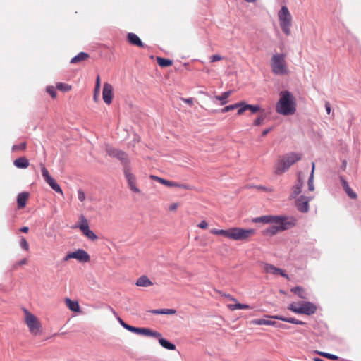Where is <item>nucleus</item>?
<instances>
[{
    "label": "nucleus",
    "mask_w": 361,
    "mask_h": 361,
    "mask_svg": "<svg viewBox=\"0 0 361 361\" xmlns=\"http://www.w3.org/2000/svg\"><path fill=\"white\" fill-rule=\"evenodd\" d=\"M27 144L26 142H23L18 145H13L12 146V151L13 152H17V151H24L26 149Z\"/></svg>",
    "instance_id": "79ce46f5"
},
{
    "label": "nucleus",
    "mask_w": 361,
    "mask_h": 361,
    "mask_svg": "<svg viewBox=\"0 0 361 361\" xmlns=\"http://www.w3.org/2000/svg\"><path fill=\"white\" fill-rule=\"evenodd\" d=\"M272 72L276 75H286L288 69L286 63V54L283 53L275 54L271 59Z\"/></svg>",
    "instance_id": "20e7f679"
},
{
    "label": "nucleus",
    "mask_w": 361,
    "mask_h": 361,
    "mask_svg": "<svg viewBox=\"0 0 361 361\" xmlns=\"http://www.w3.org/2000/svg\"><path fill=\"white\" fill-rule=\"evenodd\" d=\"M153 314H174L176 311L174 309H155L149 311Z\"/></svg>",
    "instance_id": "cd10ccee"
},
{
    "label": "nucleus",
    "mask_w": 361,
    "mask_h": 361,
    "mask_svg": "<svg viewBox=\"0 0 361 361\" xmlns=\"http://www.w3.org/2000/svg\"><path fill=\"white\" fill-rule=\"evenodd\" d=\"M123 173L125 175V177H126L127 183H128V185L129 188L130 189V190H132L133 192H134L135 193L140 192V190L136 186V184H135L136 178H135V175H133L131 173L130 167H129L128 169L126 168L123 170Z\"/></svg>",
    "instance_id": "9b49d317"
},
{
    "label": "nucleus",
    "mask_w": 361,
    "mask_h": 361,
    "mask_svg": "<svg viewBox=\"0 0 361 361\" xmlns=\"http://www.w3.org/2000/svg\"><path fill=\"white\" fill-rule=\"evenodd\" d=\"M71 259V255L68 252L66 256L63 258V262H67Z\"/></svg>",
    "instance_id": "680f3d73"
},
{
    "label": "nucleus",
    "mask_w": 361,
    "mask_h": 361,
    "mask_svg": "<svg viewBox=\"0 0 361 361\" xmlns=\"http://www.w3.org/2000/svg\"><path fill=\"white\" fill-rule=\"evenodd\" d=\"M314 169H315V164H314V162H312V171H311V173H314Z\"/></svg>",
    "instance_id": "338daca9"
},
{
    "label": "nucleus",
    "mask_w": 361,
    "mask_h": 361,
    "mask_svg": "<svg viewBox=\"0 0 361 361\" xmlns=\"http://www.w3.org/2000/svg\"><path fill=\"white\" fill-rule=\"evenodd\" d=\"M280 27L283 32L289 36L291 33L292 16L286 6H282L278 13Z\"/></svg>",
    "instance_id": "39448f33"
},
{
    "label": "nucleus",
    "mask_w": 361,
    "mask_h": 361,
    "mask_svg": "<svg viewBox=\"0 0 361 361\" xmlns=\"http://www.w3.org/2000/svg\"><path fill=\"white\" fill-rule=\"evenodd\" d=\"M177 207H178V204L176 203L172 204L170 205L169 209L171 211L175 210V209H176Z\"/></svg>",
    "instance_id": "e2e57ef3"
},
{
    "label": "nucleus",
    "mask_w": 361,
    "mask_h": 361,
    "mask_svg": "<svg viewBox=\"0 0 361 361\" xmlns=\"http://www.w3.org/2000/svg\"><path fill=\"white\" fill-rule=\"evenodd\" d=\"M83 234L91 240H95L97 239V235L90 229H88Z\"/></svg>",
    "instance_id": "a18cd8bd"
},
{
    "label": "nucleus",
    "mask_w": 361,
    "mask_h": 361,
    "mask_svg": "<svg viewBox=\"0 0 361 361\" xmlns=\"http://www.w3.org/2000/svg\"><path fill=\"white\" fill-rule=\"evenodd\" d=\"M265 118V116L264 114H261L259 116L255 121H254V125L255 126H259L262 124L263 121Z\"/></svg>",
    "instance_id": "8fccbe9b"
},
{
    "label": "nucleus",
    "mask_w": 361,
    "mask_h": 361,
    "mask_svg": "<svg viewBox=\"0 0 361 361\" xmlns=\"http://www.w3.org/2000/svg\"><path fill=\"white\" fill-rule=\"evenodd\" d=\"M264 269L265 271L268 274H271L273 275H280L283 277L288 278V274L285 272L284 270L280 268H277L273 264L264 263Z\"/></svg>",
    "instance_id": "2eb2a0df"
},
{
    "label": "nucleus",
    "mask_w": 361,
    "mask_h": 361,
    "mask_svg": "<svg viewBox=\"0 0 361 361\" xmlns=\"http://www.w3.org/2000/svg\"><path fill=\"white\" fill-rule=\"evenodd\" d=\"M27 262V260L26 258L22 259L21 260L18 261L15 265L14 268H17L18 266H22L24 264H26Z\"/></svg>",
    "instance_id": "5fc2aeb1"
},
{
    "label": "nucleus",
    "mask_w": 361,
    "mask_h": 361,
    "mask_svg": "<svg viewBox=\"0 0 361 361\" xmlns=\"http://www.w3.org/2000/svg\"><path fill=\"white\" fill-rule=\"evenodd\" d=\"M79 228L82 232V233H85L88 229H90L89 224L87 223V220L84 217V216H80V222L79 224Z\"/></svg>",
    "instance_id": "c9c22d12"
},
{
    "label": "nucleus",
    "mask_w": 361,
    "mask_h": 361,
    "mask_svg": "<svg viewBox=\"0 0 361 361\" xmlns=\"http://www.w3.org/2000/svg\"><path fill=\"white\" fill-rule=\"evenodd\" d=\"M278 223H274L272 226L266 228L263 231L264 235L273 236L279 231H284L293 227L296 224V219L291 216H285L281 220L277 221Z\"/></svg>",
    "instance_id": "7ed1b4c3"
},
{
    "label": "nucleus",
    "mask_w": 361,
    "mask_h": 361,
    "mask_svg": "<svg viewBox=\"0 0 361 361\" xmlns=\"http://www.w3.org/2000/svg\"><path fill=\"white\" fill-rule=\"evenodd\" d=\"M256 231L253 228H242L239 227L231 228L230 239L234 240H245L251 235L255 234Z\"/></svg>",
    "instance_id": "0eeeda50"
},
{
    "label": "nucleus",
    "mask_w": 361,
    "mask_h": 361,
    "mask_svg": "<svg viewBox=\"0 0 361 361\" xmlns=\"http://www.w3.org/2000/svg\"><path fill=\"white\" fill-rule=\"evenodd\" d=\"M221 59H222V56L219 54H214V55H212V56H210V62L211 63H214V62L220 61Z\"/></svg>",
    "instance_id": "3c124183"
},
{
    "label": "nucleus",
    "mask_w": 361,
    "mask_h": 361,
    "mask_svg": "<svg viewBox=\"0 0 361 361\" xmlns=\"http://www.w3.org/2000/svg\"><path fill=\"white\" fill-rule=\"evenodd\" d=\"M127 40L129 44L137 46L140 48H146L147 46L145 44L141 39L135 33L129 32L127 35Z\"/></svg>",
    "instance_id": "dca6fc26"
},
{
    "label": "nucleus",
    "mask_w": 361,
    "mask_h": 361,
    "mask_svg": "<svg viewBox=\"0 0 361 361\" xmlns=\"http://www.w3.org/2000/svg\"><path fill=\"white\" fill-rule=\"evenodd\" d=\"M46 91L51 96V97L55 98L56 97V91L53 86H47Z\"/></svg>",
    "instance_id": "09e8293b"
},
{
    "label": "nucleus",
    "mask_w": 361,
    "mask_h": 361,
    "mask_svg": "<svg viewBox=\"0 0 361 361\" xmlns=\"http://www.w3.org/2000/svg\"><path fill=\"white\" fill-rule=\"evenodd\" d=\"M231 91L223 92L221 95L215 96V99L221 102V105H224L228 102V98L231 95Z\"/></svg>",
    "instance_id": "2f4dec72"
},
{
    "label": "nucleus",
    "mask_w": 361,
    "mask_h": 361,
    "mask_svg": "<svg viewBox=\"0 0 361 361\" xmlns=\"http://www.w3.org/2000/svg\"><path fill=\"white\" fill-rule=\"evenodd\" d=\"M78 200L80 201V202H83L85 199V192L82 190H78Z\"/></svg>",
    "instance_id": "864d4df0"
},
{
    "label": "nucleus",
    "mask_w": 361,
    "mask_h": 361,
    "mask_svg": "<svg viewBox=\"0 0 361 361\" xmlns=\"http://www.w3.org/2000/svg\"><path fill=\"white\" fill-rule=\"evenodd\" d=\"M313 360H314V361H324V360H322V358H320V357H317L313 358Z\"/></svg>",
    "instance_id": "774afa93"
},
{
    "label": "nucleus",
    "mask_w": 361,
    "mask_h": 361,
    "mask_svg": "<svg viewBox=\"0 0 361 361\" xmlns=\"http://www.w3.org/2000/svg\"><path fill=\"white\" fill-rule=\"evenodd\" d=\"M151 178L157 180L159 183L169 187H176L184 190H191L192 188V186H191L190 185L185 183H179L175 181L166 180L155 176H151Z\"/></svg>",
    "instance_id": "9d476101"
},
{
    "label": "nucleus",
    "mask_w": 361,
    "mask_h": 361,
    "mask_svg": "<svg viewBox=\"0 0 361 361\" xmlns=\"http://www.w3.org/2000/svg\"><path fill=\"white\" fill-rule=\"evenodd\" d=\"M115 158L118 159L121 161V164L123 166V170L126 168L128 169L130 167L128 156L124 151L120 150Z\"/></svg>",
    "instance_id": "412c9836"
},
{
    "label": "nucleus",
    "mask_w": 361,
    "mask_h": 361,
    "mask_svg": "<svg viewBox=\"0 0 361 361\" xmlns=\"http://www.w3.org/2000/svg\"><path fill=\"white\" fill-rule=\"evenodd\" d=\"M66 302L71 310L74 312L79 310L80 306L77 301H73L70 298H67L66 299Z\"/></svg>",
    "instance_id": "72a5a7b5"
},
{
    "label": "nucleus",
    "mask_w": 361,
    "mask_h": 361,
    "mask_svg": "<svg viewBox=\"0 0 361 361\" xmlns=\"http://www.w3.org/2000/svg\"><path fill=\"white\" fill-rule=\"evenodd\" d=\"M240 106H241V102H238V103L233 104H231L228 106H226L225 107H224L223 109H221L220 110V112L221 113H226L229 111L234 110L235 109H240Z\"/></svg>",
    "instance_id": "e433bc0d"
},
{
    "label": "nucleus",
    "mask_w": 361,
    "mask_h": 361,
    "mask_svg": "<svg viewBox=\"0 0 361 361\" xmlns=\"http://www.w3.org/2000/svg\"><path fill=\"white\" fill-rule=\"evenodd\" d=\"M288 310L296 314L310 316L316 312L317 306L311 302L305 301L300 304V307H296L293 303H291L288 306Z\"/></svg>",
    "instance_id": "423d86ee"
},
{
    "label": "nucleus",
    "mask_w": 361,
    "mask_h": 361,
    "mask_svg": "<svg viewBox=\"0 0 361 361\" xmlns=\"http://www.w3.org/2000/svg\"><path fill=\"white\" fill-rule=\"evenodd\" d=\"M302 154L300 153L290 152L281 159H279L274 167V173L276 175H281L289 169L290 166L300 161Z\"/></svg>",
    "instance_id": "f03ea898"
},
{
    "label": "nucleus",
    "mask_w": 361,
    "mask_h": 361,
    "mask_svg": "<svg viewBox=\"0 0 361 361\" xmlns=\"http://www.w3.org/2000/svg\"><path fill=\"white\" fill-rule=\"evenodd\" d=\"M228 308L231 310H249L251 307L248 305L236 302L235 304H229Z\"/></svg>",
    "instance_id": "473e14b6"
},
{
    "label": "nucleus",
    "mask_w": 361,
    "mask_h": 361,
    "mask_svg": "<svg viewBox=\"0 0 361 361\" xmlns=\"http://www.w3.org/2000/svg\"><path fill=\"white\" fill-rule=\"evenodd\" d=\"M269 317L275 319L281 320L283 322H286L288 323L294 324H298V325L306 324L305 322H304L301 320L297 319L295 318H293V317H284L282 315H274V316Z\"/></svg>",
    "instance_id": "4be33fe9"
},
{
    "label": "nucleus",
    "mask_w": 361,
    "mask_h": 361,
    "mask_svg": "<svg viewBox=\"0 0 361 361\" xmlns=\"http://www.w3.org/2000/svg\"><path fill=\"white\" fill-rule=\"evenodd\" d=\"M280 98L276 104L277 113L283 115H293L296 111V102L294 96L288 90L281 91Z\"/></svg>",
    "instance_id": "f257e3e1"
},
{
    "label": "nucleus",
    "mask_w": 361,
    "mask_h": 361,
    "mask_svg": "<svg viewBox=\"0 0 361 361\" xmlns=\"http://www.w3.org/2000/svg\"><path fill=\"white\" fill-rule=\"evenodd\" d=\"M89 54L86 52H80L76 56L73 57L70 61L71 63H77L78 62L86 60L89 58Z\"/></svg>",
    "instance_id": "bb28decb"
},
{
    "label": "nucleus",
    "mask_w": 361,
    "mask_h": 361,
    "mask_svg": "<svg viewBox=\"0 0 361 361\" xmlns=\"http://www.w3.org/2000/svg\"><path fill=\"white\" fill-rule=\"evenodd\" d=\"M25 322L32 333H37L39 331L41 327L40 322L38 319L32 313L25 310Z\"/></svg>",
    "instance_id": "6e6552de"
},
{
    "label": "nucleus",
    "mask_w": 361,
    "mask_h": 361,
    "mask_svg": "<svg viewBox=\"0 0 361 361\" xmlns=\"http://www.w3.org/2000/svg\"><path fill=\"white\" fill-rule=\"evenodd\" d=\"M13 165L16 168L25 169L29 166L30 162L25 157H20L14 160Z\"/></svg>",
    "instance_id": "5701e85b"
},
{
    "label": "nucleus",
    "mask_w": 361,
    "mask_h": 361,
    "mask_svg": "<svg viewBox=\"0 0 361 361\" xmlns=\"http://www.w3.org/2000/svg\"><path fill=\"white\" fill-rule=\"evenodd\" d=\"M28 196L29 193L26 192H23L18 194L17 197V204L19 209H22L25 207Z\"/></svg>",
    "instance_id": "b1692460"
},
{
    "label": "nucleus",
    "mask_w": 361,
    "mask_h": 361,
    "mask_svg": "<svg viewBox=\"0 0 361 361\" xmlns=\"http://www.w3.org/2000/svg\"><path fill=\"white\" fill-rule=\"evenodd\" d=\"M303 184H304L303 180H302L300 174L299 173L298 175L297 183L295 185H296L297 186H300V188H302Z\"/></svg>",
    "instance_id": "603ef678"
},
{
    "label": "nucleus",
    "mask_w": 361,
    "mask_h": 361,
    "mask_svg": "<svg viewBox=\"0 0 361 361\" xmlns=\"http://www.w3.org/2000/svg\"><path fill=\"white\" fill-rule=\"evenodd\" d=\"M49 186L51 188L52 190H54L55 192L63 194L62 189L61 188L60 185L56 182V180L54 178H51L50 180L47 182Z\"/></svg>",
    "instance_id": "f704fd0d"
},
{
    "label": "nucleus",
    "mask_w": 361,
    "mask_h": 361,
    "mask_svg": "<svg viewBox=\"0 0 361 361\" xmlns=\"http://www.w3.org/2000/svg\"><path fill=\"white\" fill-rule=\"evenodd\" d=\"M210 233L214 235H223L230 239L231 228L228 229H216L213 228L210 231Z\"/></svg>",
    "instance_id": "c85d7f7f"
},
{
    "label": "nucleus",
    "mask_w": 361,
    "mask_h": 361,
    "mask_svg": "<svg viewBox=\"0 0 361 361\" xmlns=\"http://www.w3.org/2000/svg\"><path fill=\"white\" fill-rule=\"evenodd\" d=\"M346 165H347V162H346V161H345V160H343V163H342V169H345V167H346Z\"/></svg>",
    "instance_id": "69168bd1"
},
{
    "label": "nucleus",
    "mask_w": 361,
    "mask_h": 361,
    "mask_svg": "<svg viewBox=\"0 0 361 361\" xmlns=\"http://www.w3.org/2000/svg\"><path fill=\"white\" fill-rule=\"evenodd\" d=\"M272 130V127L268 128L267 129H264L262 133V136L264 137L266 136L271 130Z\"/></svg>",
    "instance_id": "bf43d9fd"
},
{
    "label": "nucleus",
    "mask_w": 361,
    "mask_h": 361,
    "mask_svg": "<svg viewBox=\"0 0 361 361\" xmlns=\"http://www.w3.org/2000/svg\"><path fill=\"white\" fill-rule=\"evenodd\" d=\"M136 334L143 335L146 336H152L154 338H159L161 336V334L158 331H152L148 328L137 327Z\"/></svg>",
    "instance_id": "6ab92c4d"
},
{
    "label": "nucleus",
    "mask_w": 361,
    "mask_h": 361,
    "mask_svg": "<svg viewBox=\"0 0 361 361\" xmlns=\"http://www.w3.org/2000/svg\"><path fill=\"white\" fill-rule=\"evenodd\" d=\"M113 97L114 94L112 85L108 82H105L103 85L102 90V98L104 102L108 105L111 104L112 102Z\"/></svg>",
    "instance_id": "ddd939ff"
},
{
    "label": "nucleus",
    "mask_w": 361,
    "mask_h": 361,
    "mask_svg": "<svg viewBox=\"0 0 361 361\" xmlns=\"http://www.w3.org/2000/svg\"><path fill=\"white\" fill-rule=\"evenodd\" d=\"M247 110H250L252 114H255L260 111V106L258 104H248L245 102H241V106L238 109V114L240 115Z\"/></svg>",
    "instance_id": "f3484780"
},
{
    "label": "nucleus",
    "mask_w": 361,
    "mask_h": 361,
    "mask_svg": "<svg viewBox=\"0 0 361 361\" xmlns=\"http://www.w3.org/2000/svg\"><path fill=\"white\" fill-rule=\"evenodd\" d=\"M99 88H100V77L99 75H98L97 77V79H96V82H95V92H97L99 90Z\"/></svg>",
    "instance_id": "4d7b16f0"
},
{
    "label": "nucleus",
    "mask_w": 361,
    "mask_h": 361,
    "mask_svg": "<svg viewBox=\"0 0 361 361\" xmlns=\"http://www.w3.org/2000/svg\"><path fill=\"white\" fill-rule=\"evenodd\" d=\"M339 179H340V181L341 183V185L343 188V190H345V192H346V194L348 195V196L350 198V199H356L357 198V194L355 192H354L353 190V189L349 186L348 182L346 181V180L344 178L343 176H339Z\"/></svg>",
    "instance_id": "a211bd4d"
},
{
    "label": "nucleus",
    "mask_w": 361,
    "mask_h": 361,
    "mask_svg": "<svg viewBox=\"0 0 361 361\" xmlns=\"http://www.w3.org/2000/svg\"><path fill=\"white\" fill-rule=\"evenodd\" d=\"M157 61L159 66L162 68L169 67L173 64L172 60L162 57H157Z\"/></svg>",
    "instance_id": "7c9ffc66"
},
{
    "label": "nucleus",
    "mask_w": 361,
    "mask_h": 361,
    "mask_svg": "<svg viewBox=\"0 0 361 361\" xmlns=\"http://www.w3.org/2000/svg\"><path fill=\"white\" fill-rule=\"evenodd\" d=\"M157 338L158 339L159 343L161 345V346L163 347L164 348L170 350H176V345L173 344V343L170 342L169 340L162 338L161 336Z\"/></svg>",
    "instance_id": "393cba45"
},
{
    "label": "nucleus",
    "mask_w": 361,
    "mask_h": 361,
    "mask_svg": "<svg viewBox=\"0 0 361 361\" xmlns=\"http://www.w3.org/2000/svg\"><path fill=\"white\" fill-rule=\"evenodd\" d=\"M198 227L202 229H206L208 227V223L205 220H203L198 224Z\"/></svg>",
    "instance_id": "6e6d98bb"
},
{
    "label": "nucleus",
    "mask_w": 361,
    "mask_h": 361,
    "mask_svg": "<svg viewBox=\"0 0 361 361\" xmlns=\"http://www.w3.org/2000/svg\"><path fill=\"white\" fill-rule=\"evenodd\" d=\"M121 149H116V148L111 147V146H107L106 148V152L107 154L111 157H116V156L117 155V153H118V152Z\"/></svg>",
    "instance_id": "ea45409f"
},
{
    "label": "nucleus",
    "mask_w": 361,
    "mask_h": 361,
    "mask_svg": "<svg viewBox=\"0 0 361 361\" xmlns=\"http://www.w3.org/2000/svg\"><path fill=\"white\" fill-rule=\"evenodd\" d=\"M135 284L140 287H149L153 283L147 276H142L137 279Z\"/></svg>",
    "instance_id": "a878e982"
},
{
    "label": "nucleus",
    "mask_w": 361,
    "mask_h": 361,
    "mask_svg": "<svg viewBox=\"0 0 361 361\" xmlns=\"http://www.w3.org/2000/svg\"><path fill=\"white\" fill-rule=\"evenodd\" d=\"M312 197L300 195L295 200V207L297 209L302 213H306L309 211V202L312 200Z\"/></svg>",
    "instance_id": "1a4fd4ad"
},
{
    "label": "nucleus",
    "mask_w": 361,
    "mask_h": 361,
    "mask_svg": "<svg viewBox=\"0 0 361 361\" xmlns=\"http://www.w3.org/2000/svg\"><path fill=\"white\" fill-rule=\"evenodd\" d=\"M71 259H75L80 262H87L90 260V255L83 249H78L74 252H69Z\"/></svg>",
    "instance_id": "4468645a"
},
{
    "label": "nucleus",
    "mask_w": 361,
    "mask_h": 361,
    "mask_svg": "<svg viewBox=\"0 0 361 361\" xmlns=\"http://www.w3.org/2000/svg\"><path fill=\"white\" fill-rule=\"evenodd\" d=\"M118 321L120 324L126 330L135 334L137 327L131 326L130 324H126L123 320H122L120 317L118 318Z\"/></svg>",
    "instance_id": "4c0bfd02"
},
{
    "label": "nucleus",
    "mask_w": 361,
    "mask_h": 361,
    "mask_svg": "<svg viewBox=\"0 0 361 361\" xmlns=\"http://www.w3.org/2000/svg\"><path fill=\"white\" fill-rule=\"evenodd\" d=\"M185 102L191 105L193 104V99L192 98H188L185 99Z\"/></svg>",
    "instance_id": "0e129e2a"
},
{
    "label": "nucleus",
    "mask_w": 361,
    "mask_h": 361,
    "mask_svg": "<svg viewBox=\"0 0 361 361\" xmlns=\"http://www.w3.org/2000/svg\"><path fill=\"white\" fill-rule=\"evenodd\" d=\"M313 180H314L313 173H310V177L307 180L308 190L310 191H313L314 190Z\"/></svg>",
    "instance_id": "de8ad7c7"
},
{
    "label": "nucleus",
    "mask_w": 361,
    "mask_h": 361,
    "mask_svg": "<svg viewBox=\"0 0 361 361\" xmlns=\"http://www.w3.org/2000/svg\"><path fill=\"white\" fill-rule=\"evenodd\" d=\"M319 353L322 356L326 357L328 359L332 360H337L339 359L338 356L334 355V354L329 353L320 352Z\"/></svg>",
    "instance_id": "c03bdc74"
},
{
    "label": "nucleus",
    "mask_w": 361,
    "mask_h": 361,
    "mask_svg": "<svg viewBox=\"0 0 361 361\" xmlns=\"http://www.w3.org/2000/svg\"><path fill=\"white\" fill-rule=\"evenodd\" d=\"M324 107H325V109H326V111L327 114H330L331 111V104H330V103L329 102H325Z\"/></svg>",
    "instance_id": "13d9d810"
},
{
    "label": "nucleus",
    "mask_w": 361,
    "mask_h": 361,
    "mask_svg": "<svg viewBox=\"0 0 361 361\" xmlns=\"http://www.w3.org/2000/svg\"><path fill=\"white\" fill-rule=\"evenodd\" d=\"M285 216V215H264L254 218L252 219V221L256 224H274L278 223L277 221L281 220V219Z\"/></svg>",
    "instance_id": "f8f14e48"
},
{
    "label": "nucleus",
    "mask_w": 361,
    "mask_h": 361,
    "mask_svg": "<svg viewBox=\"0 0 361 361\" xmlns=\"http://www.w3.org/2000/svg\"><path fill=\"white\" fill-rule=\"evenodd\" d=\"M302 192V188H300V186H297L296 185H294L292 187V192L290 194V199L293 200L296 199L297 196L299 195Z\"/></svg>",
    "instance_id": "58836bf2"
},
{
    "label": "nucleus",
    "mask_w": 361,
    "mask_h": 361,
    "mask_svg": "<svg viewBox=\"0 0 361 361\" xmlns=\"http://www.w3.org/2000/svg\"><path fill=\"white\" fill-rule=\"evenodd\" d=\"M58 90L62 92H68L71 90V86L67 83L59 82L56 85Z\"/></svg>",
    "instance_id": "a19ab883"
},
{
    "label": "nucleus",
    "mask_w": 361,
    "mask_h": 361,
    "mask_svg": "<svg viewBox=\"0 0 361 361\" xmlns=\"http://www.w3.org/2000/svg\"><path fill=\"white\" fill-rule=\"evenodd\" d=\"M19 231L23 233H27L29 231V228L27 226H23L19 229Z\"/></svg>",
    "instance_id": "052dcab7"
},
{
    "label": "nucleus",
    "mask_w": 361,
    "mask_h": 361,
    "mask_svg": "<svg viewBox=\"0 0 361 361\" xmlns=\"http://www.w3.org/2000/svg\"><path fill=\"white\" fill-rule=\"evenodd\" d=\"M41 172H42V176H43L44 180L47 182H48L49 180H50L51 178H53L50 175H49V173L48 171V170L47 169V168L43 166L42 167V169H41Z\"/></svg>",
    "instance_id": "37998d69"
},
{
    "label": "nucleus",
    "mask_w": 361,
    "mask_h": 361,
    "mask_svg": "<svg viewBox=\"0 0 361 361\" xmlns=\"http://www.w3.org/2000/svg\"><path fill=\"white\" fill-rule=\"evenodd\" d=\"M252 323L257 325H267V326H273L276 327H281L286 329V326L283 324H279L278 322L265 319H257L252 321Z\"/></svg>",
    "instance_id": "aec40b11"
},
{
    "label": "nucleus",
    "mask_w": 361,
    "mask_h": 361,
    "mask_svg": "<svg viewBox=\"0 0 361 361\" xmlns=\"http://www.w3.org/2000/svg\"><path fill=\"white\" fill-rule=\"evenodd\" d=\"M290 291L302 299H307V295L301 286H295L291 288Z\"/></svg>",
    "instance_id": "c756f323"
},
{
    "label": "nucleus",
    "mask_w": 361,
    "mask_h": 361,
    "mask_svg": "<svg viewBox=\"0 0 361 361\" xmlns=\"http://www.w3.org/2000/svg\"><path fill=\"white\" fill-rule=\"evenodd\" d=\"M19 243H20V246L21 247L22 249H23L26 251L29 250V244L24 237L22 236L20 238Z\"/></svg>",
    "instance_id": "49530a36"
}]
</instances>
